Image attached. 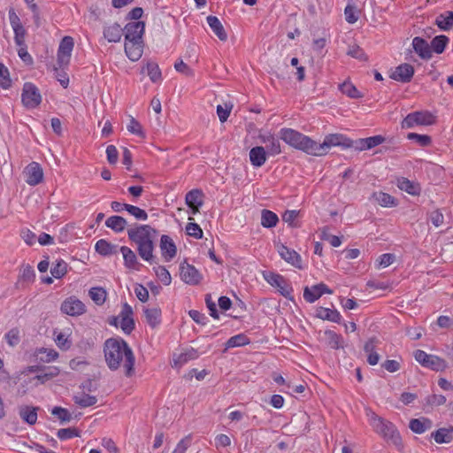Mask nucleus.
Masks as SVG:
<instances>
[{
	"mask_svg": "<svg viewBox=\"0 0 453 453\" xmlns=\"http://www.w3.org/2000/svg\"><path fill=\"white\" fill-rule=\"evenodd\" d=\"M0 86L4 89H7L12 86L9 70L2 63H0Z\"/></svg>",
	"mask_w": 453,
	"mask_h": 453,
	"instance_id": "52",
	"label": "nucleus"
},
{
	"mask_svg": "<svg viewBox=\"0 0 453 453\" xmlns=\"http://www.w3.org/2000/svg\"><path fill=\"white\" fill-rule=\"evenodd\" d=\"M8 15H9L10 24H11L13 31H19V30L25 29L20 21L19 17L15 12L13 8H11L9 10Z\"/></svg>",
	"mask_w": 453,
	"mask_h": 453,
	"instance_id": "60",
	"label": "nucleus"
},
{
	"mask_svg": "<svg viewBox=\"0 0 453 453\" xmlns=\"http://www.w3.org/2000/svg\"><path fill=\"white\" fill-rule=\"evenodd\" d=\"M188 315L195 322L202 326L206 325L209 321L208 318L203 313L196 310H190Z\"/></svg>",
	"mask_w": 453,
	"mask_h": 453,
	"instance_id": "64",
	"label": "nucleus"
},
{
	"mask_svg": "<svg viewBox=\"0 0 453 453\" xmlns=\"http://www.w3.org/2000/svg\"><path fill=\"white\" fill-rule=\"evenodd\" d=\"M435 23L441 30H449L453 26V12L440 14L436 18Z\"/></svg>",
	"mask_w": 453,
	"mask_h": 453,
	"instance_id": "39",
	"label": "nucleus"
},
{
	"mask_svg": "<svg viewBox=\"0 0 453 453\" xmlns=\"http://www.w3.org/2000/svg\"><path fill=\"white\" fill-rule=\"evenodd\" d=\"M123 29L118 23L104 27V37L109 42H119L122 37Z\"/></svg>",
	"mask_w": 453,
	"mask_h": 453,
	"instance_id": "26",
	"label": "nucleus"
},
{
	"mask_svg": "<svg viewBox=\"0 0 453 453\" xmlns=\"http://www.w3.org/2000/svg\"><path fill=\"white\" fill-rule=\"evenodd\" d=\"M127 130L140 137H145V134L142 131L141 124L134 118H131L129 124L127 125Z\"/></svg>",
	"mask_w": 453,
	"mask_h": 453,
	"instance_id": "62",
	"label": "nucleus"
},
{
	"mask_svg": "<svg viewBox=\"0 0 453 453\" xmlns=\"http://www.w3.org/2000/svg\"><path fill=\"white\" fill-rule=\"evenodd\" d=\"M119 316L121 317L120 327L123 332L127 334H130L134 329V320L133 319V309L132 307L125 303L122 306Z\"/></svg>",
	"mask_w": 453,
	"mask_h": 453,
	"instance_id": "18",
	"label": "nucleus"
},
{
	"mask_svg": "<svg viewBox=\"0 0 453 453\" xmlns=\"http://www.w3.org/2000/svg\"><path fill=\"white\" fill-rule=\"evenodd\" d=\"M370 420L376 433L396 447L402 446V439L399 432L392 422L384 419L374 412L372 413Z\"/></svg>",
	"mask_w": 453,
	"mask_h": 453,
	"instance_id": "4",
	"label": "nucleus"
},
{
	"mask_svg": "<svg viewBox=\"0 0 453 453\" xmlns=\"http://www.w3.org/2000/svg\"><path fill=\"white\" fill-rule=\"evenodd\" d=\"M60 373V369L57 366H45V369L41 373L35 376V380L44 384L46 381L57 377Z\"/></svg>",
	"mask_w": 453,
	"mask_h": 453,
	"instance_id": "36",
	"label": "nucleus"
},
{
	"mask_svg": "<svg viewBox=\"0 0 453 453\" xmlns=\"http://www.w3.org/2000/svg\"><path fill=\"white\" fill-rule=\"evenodd\" d=\"M344 14L346 21L349 24H354L359 18L358 11L357 10L356 6L349 3L345 7Z\"/></svg>",
	"mask_w": 453,
	"mask_h": 453,
	"instance_id": "51",
	"label": "nucleus"
},
{
	"mask_svg": "<svg viewBox=\"0 0 453 453\" xmlns=\"http://www.w3.org/2000/svg\"><path fill=\"white\" fill-rule=\"evenodd\" d=\"M157 235V231L150 225H136L127 230L128 239L136 244L139 256L150 264L156 263L153 251Z\"/></svg>",
	"mask_w": 453,
	"mask_h": 453,
	"instance_id": "2",
	"label": "nucleus"
},
{
	"mask_svg": "<svg viewBox=\"0 0 453 453\" xmlns=\"http://www.w3.org/2000/svg\"><path fill=\"white\" fill-rule=\"evenodd\" d=\"M414 357L422 366L435 372L444 371L448 366L447 362L443 358L427 354L421 349H417L414 352Z\"/></svg>",
	"mask_w": 453,
	"mask_h": 453,
	"instance_id": "7",
	"label": "nucleus"
},
{
	"mask_svg": "<svg viewBox=\"0 0 453 453\" xmlns=\"http://www.w3.org/2000/svg\"><path fill=\"white\" fill-rule=\"evenodd\" d=\"M347 55H349L354 58H357L358 60H361V61H366L368 59L364 50L357 44H354V45H351L349 47Z\"/></svg>",
	"mask_w": 453,
	"mask_h": 453,
	"instance_id": "55",
	"label": "nucleus"
},
{
	"mask_svg": "<svg viewBox=\"0 0 453 453\" xmlns=\"http://www.w3.org/2000/svg\"><path fill=\"white\" fill-rule=\"evenodd\" d=\"M409 427L413 433L420 434L432 427V421L427 418H412Z\"/></svg>",
	"mask_w": 453,
	"mask_h": 453,
	"instance_id": "29",
	"label": "nucleus"
},
{
	"mask_svg": "<svg viewBox=\"0 0 453 453\" xmlns=\"http://www.w3.org/2000/svg\"><path fill=\"white\" fill-rule=\"evenodd\" d=\"M89 296L96 304L101 305L106 299V291L103 288H92Z\"/></svg>",
	"mask_w": 453,
	"mask_h": 453,
	"instance_id": "48",
	"label": "nucleus"
},
{
	"mask_svg": "<svg viewBox=\"0 0 453 453\" xmlns=\"http://www.w3.org/2000/svg\"><path fill=\"white\" fill-rule=\"evenodd\" d=\"M35 277V270L33 266L27 265H23L19 279L23 281L33 282Z\"/></svg>",
	"mask_w": 453,
	"mask_h": 453,
	"instance_id": "61",
	"label": "nucleus"
},
{
	"mask_svg": "<svg viewBox=\"0 0 453 453\" xmlns=\"http://www.w3.org/2000/svg\"><path fill=\"white\" fill-rule=\"evenodd\" d=\"M412 47L415 52L422 59H430L432 58V50L428 42L422 37L416 36L412 40Z\"/></svg>",
	"mask_w": 453,
	"mask_h": 453,
	"instance_id": "21",
	"label": "nucleus"
},
{
	"mask_svg": "<svg viewBox=\"0 0 453 453\" xmlns=\"http://www.w3.org/2000/svg\"><path fill=\"white\" fill-rule=\"evenodd\" d=\"M144 29L145 24L143 21L127 23L123 29V32L125 31L126 41L142 42Z\"/></svg>",
	"mask_w": 453,
	"mask_h": 453,
	"instance_id": "12",
	"label": "nucleus"
},
{
	"mask_svg": "<svg viewBox=\"0 0 453 453\" xmlns=\"http://www.w3.org/2000/svg\"><path fill=\"white\" fill-rule=\"evenodd\" d=\"M449 43V38L446 35H437L431 41V50L437 54H441L444 51L447 44Z\"/></svg>",
	"mask_w": 453,
	"mask_h": 453,
	"instance_id": "41",
	"label": "nucleus"
},
{
	"mask_svg": "<svg viewBox=\"0 0 453 453\" xmlns=\"http://www.w3.org/2000/svg\"><path fill=\"white\" fill-rule=\"evenodd\" d=\"M127 211L137 220H146L148 219L147 212L135 205L129 204L127 207Z\"/></svg>",
	"mask_w": 453,
	"mask_h": 453,
	"instance_id": "59",
	"label": "nucleus"
},
{
	"mask_svg": "<svg viewBox=\"0 0 453 453\" xmlns=\"http://www.w3.org/2000/svg\"><path fill=\"white\" fill-rule=\"evenodd\" d=\"M277 250L282 259L293 266L302 269V258L296 250L288 248L284 244H278Z\"/></svg>",
	"mask_w": 453,
	"mask_h": 453,
	"instance_id": "17",
	"label": "nucleus"
},
{
	"mask_svg": "<svg viewBox=\"0 0 453 453\" xmlns=\"http://www.w3.org/2000/svg\"><path fill=\"white\" fill-rule=\"evenodd\" d=\"M26 174V181L30 186H36L43 180V171L42 166L37 162L30 163L24 171Z\"/></svg>",
	"mask_w": 453,
	"mask_h": 453,
	"instance_id": "15",
	"label": "nucleus"
},
{
	"mask_svg": "<svg viewBox=\"0 0 453 453\" xmlns=\"http://www.w3.org/2000/svg\"><path fill=\"white\" fill-rule=\"evenodd\" d=\"M20 418L29 425H35L37 420V408L23 406L19 409Z\"/></svg>",
	"mask_w": 453,
	"mask_h": 453,
	"instance_id": "37",
	"label": "nucleus"
},
{
	"mask_svg": "<svg viewBox=\"0 0 453 453\" xmlns=\"http://www.w3.org/2000/svg\"><path fill=\"white\" fill-rule=\"evenodd\" d=\"M186 233L188 235L192 236L196 239L203 238V230L200 226L196 223L189 222L186 226Z\"/></svg>",
	"mask_w": 453,
	"mask_h": 453,
	"instance_id": "58",
	"label": "nucleus"
},
{
	"mask_svg": "<svg viewBox=\"0 0 453 453\" xmlns=\"http://www.w3.org/2000/svg\"><path fill=\"white\" fill-rule=\"evenodd\" d=\"M279 218L276 213L272 211L264 209L261 212V225L265 228H271L277 225Z\"/></svg>",
	"mask_w": 453,
	"mask_h": 453,
	"instance_id": "38",
	"label": "nucleus"
},
{
	"mask_svg": "<svg viewBox=\"0 0 453 453\" xmlns=\"http://www.w3.org/2000/svg\"><path fill=\"white\" fill-rule=\"evenodd\" d=\"M207 23L211 29L214 32V34L218 36L220 41H226L227 35L220 22V20L216 16H208Z\"/></svg>",
	"mask_w": 453,
	"mask_h": 453,
	"instance_id": "30",
	"label": "nucleus"
},
{
	"mask_svg": "<svg viewBox=\"0 0 453 453\" xmlns=\"http://www.w3.org/2000/svg\"><path fill=\"white\" fill-rule=\"evenodd\" d=\"M339 89L349 98L357 99L363 97V94L351 82L344 81L339 85Z\"/></svg>",
	"mask_w": 453,
	"mask_h": 453,
	"instance_id": "40",
	"label": "nucleus"
},
{
	"mask_svg": "<svg viewBox=\"0 0 453 453\" xmlns=\"http://www.w3.org/2000/svg\"><path fill=\"white\" fill-rule=\"evenodd\" d=\"M21 102L27 109H35L42 103V95L32 82H25L21 93Z\"/></svg>",
	"mask_w": 453,
	"mask_h": 453,
	"instance_id": "8",
	"label": "nucleus"
},
{
	"mask_svg": "<svg viewBox=\"0 0 453 453\" xmlns=\"http://www.w3.org/2000/svg\"><path fill=\"white\" fill-rule=\"evenodd\" d=\"M280 138L291 147L314 156L316 150L314 149L315 141L309 136L295 129L285 127L280 129Z\"/></svg>",
	"mask_w": 453,
	"mask_h": 453,
	"instance_id": "3",
	"label": "nucleus"
},
{
	"mask_svg": "<svg viewBox=\"0 0 453 453\" xmlns=\"http://www.w3.org/2000/svg\"><path fill=\"white\" fill-rule=\"evenodd\" d=\"M397 187L407 192L410 195L416 196L420 193V186L419 184L411 181L407 178L402 177L397 180Z\"/></svg>",
	"mask_w": 453,
	"mask_h": 453,
	"instance_id": "31",
	"label": "nucleus"
},
{
	"mask_svg": "<svg viewBox=\"0 0 453 453\" xmlns=\"http://www.w3.org/2000/svg\"><path fill=\"white\" fill-rule=\"evenodd\" d=\"M39 360L42 363H50L58 357V353L52 349H39Z\"/></svg>",
	"mask_w": 453,
	"mask_h": 453,
	"instance_id": "46",
	"label": "nucleus"
},
{
	"mask_svg": "<svg viewBox=\"0 0 453 453\" xmlns=\"http://www.w3.org/2000/svg\"><path fill=\"white\" fill-rule=\"evenodd\" d=\"M351 139L347 138L341 134H331L325 137L322 143L315 142L314 149H316L314 156L320 157L326 155L327 150L334 146H341L343 148H351Z\"/></svg>",
	"mask_w": 453,
	"mask_h": 453,
	"instance_id": "5",
	"label": "nucleus"
},
{
	"mask_svg": "<svg viewBox=\"0 0 453 453\" xmlns=\"http://www.w3.org/2000/svg\"><path fill=\"white\" fill-rule=\"evenodd\" d=\"M434 123V117L429 111L409 113L402 121V128L409 129L414 126H428Z\"/></svg>",
	"mask_w": 453,
	"mask_h": 453,
	"instance_id": "9",
	"label": "nucleus"
},
{
	"mask_svg": "<svg viewBox=\"0 0 453 453\" xmlns=\"http://www.w3.org/2000/svg\"><path fill=\"white\" fill-rule=\"evenodd\" d=\"M264 279L273 288H276L278 292L288 300L293 301L292 296L293 288L287 279L279 273L269 271L263 272Z\"/></svg>",
	"mask_w": 453,
	"mask_h": 453,
	"instance_id": "6",
	"label": "nucleus"
},
{
	"mask_svg": "<svg viewBox=\"0 0 453 453\" xmlns=\"http://www.w3.org/2000/svg\"><path fill=\"white\" fill-rule=\"evenodd\" d=\"M160 250L162 257L165 261H171L177 253V248L173 239L166 234H163L160 239Z\"/></svg>",
	"mask_w": 453,
	"mask_h": 453,
	"instance_id": "20",
	"label": "nucleus"
},
{
	"mask_svg": "<svg viewBox=\"0 0 453 453\" xmlns=\"http://www.w3.org/2000/svg\"><path fill=\"white\" fill-rule=\"evenodd\" d=\"M414 72V67L411 64L404 63L396 66L389 77L394 81L408 83L411 81Z\"/></svg>",
	"mask_w": 453,
	"mask_h": 453,
	"instance_id": "14",
	"label": "nucleus"
},
{
	"mask_svg": "<svg viewBox=\"0 0 453 453\" xmlns=\"http://www.w3.org/2000/svg\"><path fill=\"white\" fill-rule=\"evenodd\" d=\"M51 414L58 417L61 423L69 422L72 419V415L65 408L56 406L51 410Z\"/></svg>",
	"mask_w": 453,
	"mask_h": 453,
	"instance_id": "50",
	"label": "nucleus"
},
{
	"mask_svg": "<svg viewBox=\"0 0 453 453\" xmlns=\"http://www.w3.org/2000/svg\"><path fill=\"white\" fill-rule=\"evenodd\" d=\"M262 142L265 143L266 153L271 156H276L281 153L279 139L273 135L260 136Z\"/></svg>",
	"mask_w": 453,
	"mask_h": 453,
	"instance_id": "28",
	"label": "nucleus"
},
{
	"mask_svg": "<svg viewBox=\"0 0 453 453\" xmlns=\"http://www.w3.org/2000/svg\"><path fill=\"white\" fill-rule=\"evenodd\" d=\"M147 73L150 81L154 83L161 81L162 73L158 65L153 61H148L146 65Z\"/></svg>",
	"mask_w": 453,
	"mask_h": 453,
	"instance_id": "42",
	"label": "nucleus"
},
{
	"mask_svg": "<svg viewBox=\"0 0 453 453\" xmlns=\"http://www.w3.org/2000/svg\"><path fill=\"white\" fill-rule=\"evenodd\" d=\"M119 250L123 255L124 265L127 268L140 270L142 265L138 262L135 253L130 248L122 246Z\"/></svg>",
	"mask_w": 453,
	"mask_h": 453,
	"instance_id": "25",
	"label": "nucleus"
},
{
	"mask_svg": "<svg viewBox=\"0 0 453 453\" xmlns=\"http://www.w3.org/2000/svg\"><path fill=\"white\" fill-rule=\"evenodd\" d=\"M154 271L157 277L164 285L168 286L171 284V274L165 266L158 265L157 267H154Z\"/></svg>",
	"mask_w": 453,
	"mask_h": 453,
	"instance_id": "49",
	"label": "nucleus"
},
{
	"mask_svg": "<svg viewBox=\"0 0 453 453\" xmlns=\"http://www.w3.org/2000/svg\"><path fill=\"white\" fill-rule=\"evenodd\" d=\"M203 193L200 189H192L186 194V204L191 209L192 214L199 212V209L203 204Z\"/></svg>",
	"mask_w": 453,
	"mask_h": 453,
	"instance_id": "19",
	"label": "nucleus"
},
{
	"mask_svg": "<svg viewBox=\"0 0 453 453\" xmlns=\"http://www.w3.org/2000/svg\"><path fill=\"white\" fill-rule=\"evenodd\" d=\"M57 435L60 440H67L81 436V432L75 427L61 428L58 431Z\"/></svg>",
	"mask_w": 453,
	"mask_h": 453,
	"instance_id": "53",
	"label": "nucleus"
},
{
	"mask_svg": "<svg viewBox=\"0 0 453 453\" xmlns=\"http://www.w3.org/2000/svg\"><path fill=\"white\" fill-rule=\"evenodd\" d=\"M409 140L416 141L420 146L426 147L432 142V138L427 134H418L416 133H409L407 134Z\"/></svg>",
	"mask_w": 453,
	"mask_h": 453,
	"instance_id": "54",
	"label": "nucleus"
},
{
	"mask_svg": "<svg viewBox=\"0 0 453 453\" xmlns=\"http://www.w3.org/2000/svg\"><path fill=\"white\" fill-rule=\"evenodd\" d=\"M325 335L326 336L327 344L334 349L342 348V337L332 330H326Z\"/></svg>",
	"mask_w": 453,
	"mask_h": 453,
	"instance_id": "43",
	"label": "nucleus"
},
{
	"mask_svg": "<svg viewBox=\"0 0 453 453\" xmlns=\"http://www.w3.org/2000/svg\"><path fill=\"white\" fill-rule=\"evenodd\" d=\"M376 200L378 203L384 207L395 206V199L388 193L380 192L376 195Z\"/></svg>",
	"mask_w": 453,
	"mask_h": 453,
	"instance_id": "56",
	"label": "nucleus"
},
{
	"mask_svg": "<svg viewBox=\"0 0 453 453\" xmlns=\"http://www.w3.org/2000/svg\"><path fill=\"white\" fill-rule=\"evenodd\" d=\"M104 354L110 370H118L123 362L126 376L131 377L134 374L135 357L124 339L121 337L107 339L104 343Z\"/></svg>",
	"mask_w": 453,
	"mask_h": 453,
	"instance_id": "1",
	"label": "nucleus"
},
{
	"mask_svg": "<svg viewBox=\"0 0 453 453\" xmlns=\"http://www.w3.org/2000/svg\"><path fill=\"white\" fill-rule=\"evenodd\" d=\"M5 339L7 343L14 347L18 345L20 342V335H19V330L17 327L12 328L5 334Z\"/></svg>",
	"mask_w": 453,
	"mask_h": 453,
	"instance_id": "57",
	"label": "nucleus"
},
{
	"mask_svg": "<svg viewBox=\"0 0 453 453\" xmlns=\"http://www.w3.org/2000/svg\"><path fill=\"white\" fill-rule=\"evenodd\" d=\"M74 47L73 38L71 36H64L60 41L58 50V64L59 67L67 65L70 63L72 51Z\"/></svg>",
	"mask_w": 453,
	"mask_h": 453,
	"instance_id": "10",
	"label": "nucleus"
},
{
	"mask_svg": "<svg viewBox=\"0 0 453 453\" xmlns=\"http://www.w3.org/2000/svg\"><path fill=\"white\" fill-rule=\"evenodd\" d=\"M330 289L325 283H319L311 288L305 287L303 289V298L308 303H314L324 294H332Z\"/></svg>",
	"mask_w": 453,
	"mask_h": 453,
	"instance_id": "16",
	"label": "nucleus"
},
{
	"mask_svg": "<svg viewBox=\"0 0 453 453\" xmlns=\"http://www.w3.org/2000/svg\"><path fill=\"white\" fill-rule=\"evenodd\" d=\"M266 158V150L262 146H256L250 150V160L254 167H261L265 163Z\"/></svg>",
	"mask_w": 453,
	"mask_h": 453,
	"instance_id": "24",
	"label": "nucleus"
},
{
	"mask_svg": "<svg viewBox=\"0 0 453 453\" xmlns=\"http://www.w3.org/2000/svg\"><path fill=\"white\" fill-rule=\"evenodd\" d=\"M180 275L181 280L188 285H198L203 277L199 271L192 265L186 262L180 265Z\"/></svg>",
	"mask_w": 453,
	"mask_h": 453,
	"instance_id": "11",
	"label": "nucleus"
},
{
	"mask_svg": "<svg viewBox=\"0 0 453 453\" xmlns=\"http://www.w3.org/2000/svg\"><path fill=\"white\" fill-rule=\"evenodd\" d=\"M127 221L121 216H111L105 221V226L116 233L123 232Z\"/></svg>",
	"mask_w": 453,
	"mask_h": 453,
	"instance_id": "34",
	"label": "nucleus"
},
{
	"mask_svg": "<svg viewBox=\"0 0 453 453\" xmlns=\"http://www.w3.org/2000/svg\"><path fill=\"white\" fill-rule=\"evenodd\" d=\"M431 436L439 443H449L453 440V426L439 428L432 433Z\"/></svg>",
	"mask_w": 453,
	"mask_h": 453,
	"instance_id": "27",
	"label": "nucleus"
},
{
	"mask_svg": "<svg viewBox=\"0 0 453 453\" xmlns=\"http://www.w3.org/2000/svg\"><path fill=\"white\" fill-rule=\"evenodd\" d=\"M56 343L58 345V347L59 349H61L62 350H67L71 348L72 346V342L71 341L68 339V337L63 334V333H59L58 335H57V338H56Z\"/></svg>",
	"mask_w": 453,
	"mask_h": 453,
	"instance_id": "63",
	"label": "nucleus"
},
{
	"mask_svg": "<svg viewBox=\"0 0 453 453\" xmlns=\"http://www.w3.org/2000/svg\"><path fill=\"white\" fill-rule=\"evenodd\" d=\"M73 400L74 403L80 406L81 408L90 407L97 403L96 396L90 395L88 394H86L85 392L73 395Z\"/></svg>",
	"mask_w": 453,
	"mask_h": 453,
	"instance_id": "35",
	"label": "nucleus"
},
{
	"mask_svg": "<svg viewBox=\"0 0 453 453\" xmlns=\"http://www.w3.org/2000/svg\"><path fill=\"white\" fill-rule=\"evenodd\" d=\"M66 273L67 264L63 260L57 261L50 269L51 275L56 279L62 278Z\"/></svg>",
	"mask_w": 453,
	"mask_h": 453,
	"instance_id": "47",
	"label": "nucleus"
},
{
	"mask_svg": "<svg viewBox=\"0 0 453 453\" xmlns=\"http://www.w3.org/2000/svg\"><path fill=\"white\" fill-rule=\"evenodd\" d=\"M143 312L146 321L151 328H155L160 324L161 310L159 308H145Z\"/></svg>",
	"mask_w": 453,
	"mask_h": 453,
	"instance_id": "32",
	"label": "nucleus"
},
{
	"mask_svg": "<svg viewBox=\"0 0 453 453\" xmlns=\"http://www.w3.org/2000/svg\"><path fill=\"white\" fill-rule=\"evenodd\" d=\"M96 251L103 256H110L116 254L118 251V246L109 242L104 239H100L96 242L95 246Z\"/></svg>",
	"mask_w": 453,
	"mask_h": 453,
	"instance_id": "33",
	"label": "nucleus"
},
{
	"mask_svg": "<svg viewBox=\"0 0 453 453\" xmlns=\"http://www.w3.org/2000/svg\"><path fill=\"white\" fill-rule=\"evenodd\" d=\"M199 357L198 351L195 349H190L181 353L176 360L174 365H182L189 360L196 359Z\"/></svg>",
	"mask_w": 453,
	"mask_h": 453,
	"instance_id": "45",
	"label": "nucleus"
},
{
	"mask_svg": "<svg viewBox=\"0 0 453 453\" xmlns=\"http://www.w3.org/2000/svg\"><path fill=\"white\" fill-rule=\"evenodd\" d=\"M61 311L69 316H79L86 311L84 303L75 296L66 298L61 304Z\"/></svg>",
	"mask_w": 453,
	"mask_h": 453,
	"instance_id": "13",
	"label": "nucleus"
},
{
	"mask_svg": "<svg viewBox=\"0 0 453 453\" xmlns=\"http://www.w3.org/2000/svg\"><path fill=\"white\" fill-rule=\"evenodd\" d=\"M250 343L249 338L243 334H239L229 338L226 342V349L234 347L245 346Z\"/></svg>",
	"mask_w": 453,
	"mask_h": 453,
	"instance_id": "44",
	"label": "nucleus"
},
{
	"mask_svg": "<svg viewBox=\"0 0 453 453\" xmlns=\"http://www.w3.org/2000/svg\"><path fill=\"white\" fill-rule=\"evenodd\" d=\"M143 42H125V52L131 61H137L142 55Z\"/></svg>",
	"mask_w": 453,
	"mask_h": 453,
	"instance_id": "23",
	"label": "nucleus"
},
{
	"mask_svg": "<svg viewBox=\"0 0 453 453\" xmlns=\"http://www.w3.org/2000/svg\"><path fill=\"white\" fill-rule=\"evenodd\" d=\"M315 316L322 320H328L338 324L342 322V315L337 310H331L322 306L316 309Z\"/></svg>",
	"mask_w": 453,
	"mask_h": 453,
	"instance_id": "22",
	"label": "nucleus"
}]
</instances>
